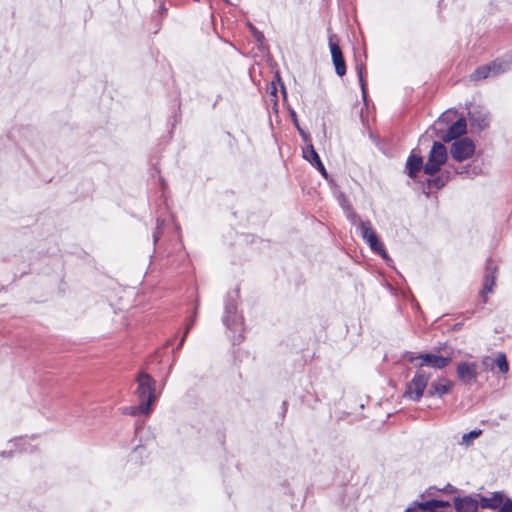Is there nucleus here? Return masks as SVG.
Returning <instances> with one entry per match:
<instances>
[{
    "label": "nucleus",
    "mask_w": 512,
    "mask_h": 512,
    "mask_svg": "<svg viewBox=\"0 0 512 512\" xmlns=\"http://www.w3.org/2000/svg\"><path fill=\"white\" fill-rule=\"evenodd\" d=\"M239 297V289H234L228 293L223 316V323L234 334V341H240L244 331L243 318L237 311Z\"/></svg>",
    "instance_id": "1"
},
{
    "label": "nucleus",
    "mask_w": 512,
    "mask_h": 512,
    "mask_svg": "<svg viewBox=\"0 0 512 512\" xmlns=\"http://www.w3.org/2000/svg\"><path fill=\"white\" fill-rule=\"evenodd\" d=\"M451 360V357L439 356L432 353L418 354V400L423 395V390L429 379V375L425 373L424 368L431 367L434 369H442L446 367Z\"/></svg>",
    "instance_id": "2"
},
{
    "label": "nucleus",
    "mask_w": 512,
    "mask_h": 512,
    "mask_svg": "<svg viewBox=\"0 0 512 512\" xmlns=\"http://www.w3.org/2000/svg\"><path fill=\"white\" fill-rule=\"evenodd\" d=\"M138 384L136 394L141 402V413L149 414L152 403L156 400V382L147 373L140 372L136 377Z\"/></svg>",
    "instance_id": "3"
},
{
    "label": "nucleus",
    "mask_w": 512,
    "mask_h": 512,
    "mask_svg": "<svg viewBox=\"0 0 512 512\" xmlns=\"http://www.w3.org/2000/svg\"><path fill=\"white\" fill-rule=\"evenodd\" d=\"M512 66V59H497L490 64L477 68L470 76L472 81H479L494 77L508 71Z\"/></svg>",
    "instance_id": "4"
},
{
    "label": "nucleus",
    "mask_w": 512,
    "mask_h": 512,
    "mask_svg": "<svg viewBox=\"0 0 512 512\" xmlns=\"http://www.w3.org/2000/svg\"><path fill=\"white\" fill-rule=\"evenodd\" d=\"M447 160V149L444 144L435 142L430 150L428 161L423 166L424 173L433 175Z\"/></svg>",
    "instance_id": "5"
},
{
    "label": "nucleus",
    "mask_w": 512,
    "mask_h": 512,
    "mask_svg": "<svg viewBox=\"0 0 512 512\" xmlns=\"http://www.w3.org/2000/svg\"><path fill=\"white\" fill-rule=\"evenodd\" d=\"M358 226L361 230L362 238L369 245L371 250L380 254L382 256V258L387 259L388 258L387 253L383 248L382 242L379 240L378 236L376 235L371 222L359 220Z\"/></svg>",
    "instance_id": "6"
},
{
    "label": "nucleus",
    "mask_w": 512,
    "mask_h": 512,
    "mask_svg": "<svg viewBox=\"0 0 512 512\" xmlns=\"http://www.w3.org/2000/svg\"><path fill=\"white\" fill-rule=\"evenodd\" d=\"M474 152L475 144L468 137L456 139L450 147L451 157L458 162L471 158L474 155Z\"/></svg>",
    "instance_id": "7"
},
{
    "label": "nucleus",
    "mask_w": 512,
    "mask_h": 512,
    "mask_svg": "<svg viewBox=\"0 0 512 512\" xmlns=\"http://www.w3.org/2000/svg\"><path fill=\"white\" fill-rule=\"evenodd\" d=\"M468 119L472 131H483L490 125V113L482 106H472L468 112Z\"/></svg>",
    "instance_id": "8"
},
{
    "label": "nucleus",
    "mask_w": 512,
    "mask_h": 512,
    "mask_svg": "<svg viewBox=\"0 0 512 512\" xmlns=\"http://www.w3.org/2000/svg\"><path fill=\"white\" fill-rule=\"evenodd\" d=\"M456 374L461 383L472 386L478 379V364L469 361L459 362L456 367Z\"/></svg>",
    "instance_id": "9"
},
{
    "label": "nucleus",
    "mask_w": 512,
    "mask_h": 512,
    "mask_svg": "<svg viewBox=\"0 0 512 512\" xmlns=\"http://www.w3.org/2000/svg\"><path fill=\"white\" fill-rule=\"evenodd\" d=\"M150 457V452L146 445L138 444L130 452L127 462L126 469L129 471H136L138 468L147 463Z\"/></svg>",
    "instance_id": "10"
},
{
    "label": "nucleus",
    "mask_w": 512,
    "mask_h": 512,
    "mask_svg": "<svg viewBox=\"0 0 512 512\" xmlns=\"http://www.w3.org/2000/svg\"><path fill=\"white\" fill-rule=\"evenodd\" d=\"M329 48L331 52L332 62L335 67V72L339 77L346 74V64L342 51L336 41V35L331 34L328 38Z\"/></svg>",
    "instance_id": "11"
},
{
    "label": "nucleus",
    "mask_w": 512,
    "mask_h": 512,
    "mask_svg": "<svg viewBox=\"0 0 512 512\" xmlns=\"http://www.w3.org/2000/svg\"><path fill=\"white\" fill-rule=\"evenodd\" d=\"M497 274V266L492 260H488L485 268V274L483 278V289L481 291V296L483 298V302H487V293L493 292V287L496 281Z\"/></svg>",
    "instance_id": "12"
},
{
    "label": "nucleus",
    "mask_w": 512,
    "mask_h": 512,
    "mask_svg": "<svg viewBox=\"0 0 512 512\" xmlns=\"http://www.w3.org/2000/svg\"><path fill=\"white\" fill-rule=\"evenodd\" d=\"M467 123L464 118L458 119L454 122L447 130L444 139L446 141H452L461 138L466 133Z\"/></svg>",
    "instance_id": "13"
},
{
    "label": "nucleus",
    "mask_w": 512,
    "mask_h": 512,
    "mask_svg": "<svg viewBox=\"0 0 512 512\" xmlns=\"http://www.w3.org/2000/svg\"><path fill=\"white\" fill-rule=\"evenodd\" d=\"M9 444L11 445V448H14L19 452L32 454L38 451L37 446L33 445L29 438H16L11 440Z\"/></svg>",
    "instance_id": "14"
},
{
    "label": "nucleus",
    "mask_w": 512,
    "mask_h": 512,
    "mask_svg": "<svg viewBox=\"0 0 512 512\" xmlns=\"http://www.w3.org/2000/svg\"><path fill=\"white\" fill-rule=\"evenodd\" d=\"M503 503V494L501 492L494 493L491 497H481L480 506L482 508L497 509Z\"/></svg>",
    "instance_id": "15"
},
{
    "label": "nucleus",
    "mask_w": 512,
    "mask_h": 512,
    "mask_svg": "<svg viewBox=\"0 0 512 512\" xmlns=\"http://www.w3.org/2000/svg\"><path fill=\"white\" fill-rule=\"evenodd\" d=\"M453 387V383L448 380H443L440 382H433L429 389L430 395H437L439 397L446 394Z\"/></svg>",
    "instance_id": "16"
},
{
    "label": "nucleus",
    "mask_w": 512,
    "mask_h": 512,
    "mask_svg": "<svg viewBox=\"0 0 512 512\" xmlns=\"http://www.w3.org/2000/svg\"><path fill=\"white\" fill-rule=\"evenodd\" d=\"M339 205L343 208L346 213L347 218L354 224L358 223L360 220L358 215L353 211L352 206L348 199L345 197L343 193H340L338 196Z\"/></svg>",
    "instance_id": "17"
},
{
    "label": "nucleus",
    "mask_w": 512,
    "mask_h": 512,
    "mask_svg": "<svg viewBox=\"0 0 512 512\" xmlns=\"http://www.w3.org/2000/svg\"><path fill=\"white\" fill-rule=\"evenodd\" d=\"M303 157L309 161L312 165H315L320 157L311 143H308L307 147L303 150Z\"/></svg>",
    "instance_id": "18"
},
{
    "label": "nucleus",
    "mask_w": 512,
    "mask_h": 512,
    "mask_svg": "<svg viewBox=\"0 0 512 512\" xmlns=\"http://www.w3.org/2000/svg\"><path fill=\"white\" fill-rule=\"evenodd\" d=\"M494 364L499 368L500 372L506 374L509 371V364L506 355L502 352L498 353L494 360Z\"/></svg>",
    "instance_id": "19"
},
{
    "label": "nucleus",
    "mask_w": 512,
    "mask_h": 512,
    "mask_svg": "<svg viewBox=\"0 0 512 512\" xmlns=\"http://www.w3.org/2000/svg\"><path fill=\"white\" fill-rule=\"evenodd\" d=\"M427 185H428L429 191H427V192L425 190L423 191L426 194V196L429 195L432 188H435L436 190L442 188L445 185V179L441 176H437L433 179H428Z\"/></svg>",
    "instance_id": "20"
},
{
    "label": "nucleus",
    "mask_w": 512,
    "mask_h": 512,
    "mask_svg": "<svg viewBox=\"0 0 512 512\" xmlns=\"http://www.w3.org/2000/svg\"><path fill=\"white\" fill-rule=\"evenodd\" d=\"M407 168L408 173L411 178L416 177V154L415 151L412 150L410 156L407 160Z\"/></svg>",
    "instance_id": "21"
},
{
    "label": "nucleus",
    "mask_w": 512,
    "mask_h": 512,
    "mask_svg": "<svg viewBox=\"0 0 512 512\" xmlns=\"http://www.w3.org/2000/svg\"><path fill=\"white\" fill-rule=\"evenodd\" d=\"M481 433H482L481 430H472L469 433H465L462 436L461 443L469 446L474 439L478 438L481 435Z\"/></svg>",
    "instance_id": "22"
},
{
    "label": "nucleus",
    "mask_w": 512,
    "mask_h": 512,
    "mask_svg": "<svg viewBox=\"0 0 512 512\" xmlns=\"http://www.w3.org/2000/svg\"><path fill=\"white\" fill-rule=\"evenodd\" d=\"M356 70H357V74H358V78H359V83L361 86L362 95H363V98L365 99L366 98V84H365V81L363 78L364 65L358 64L356 66Z\"/></svg>",
    "instance_id": "23"
},
{
    "label": "nucleus",
    "mask_w": 512,
    "mask_h": 512,
    "mask_svg": "<svg viewBox=\"0 0 512 512\" xmlns=\"http://www.w3.org/2000/svg\"><path fill=\"white\" fill-rule=\"evenodd\" d=\"M122 413L131 416H135L136 414L141 413V402H139L138 406H129L123 408Z\"/></svg>",
    "instance_id": "24"
},
{
    "label": "nucleus",
    "mask_w": 512,
    "mask_h": 512,
    "mask_svg": "<svg viewBox=\"0 0 512 512\" xmlns=\"http://www.w3.org/2000/svg\"><path fill=\"white\" fill-rule=\"evenodd\" d=\"M195 321H196V316H194V317L190 320V322L187 324L186 329H185V332H184V334H183V336H182V338H181V340H180V342H179V344H178V346H177V349H179V348H181V347H182V345H183V343H184V341H185V339H186V337H187V334L189 333V331H190V329L192 328V326L195 324Z\"/></svg>",
    "instance_id": "25"
},
{
    "label": "nucleus",
    "mask_w": 512,
    "mask_h": 512,
    "mask_svg": "<svg viewBox=\"0 0 512 512\" xmlns=\"http://www.w3.org/2000/svg\"><path fill=\"white\" fill-rule=\"evenodd\" d=\"M195 321H196V316H194V317L190 320V322L187 324L186 329H185V332H184V334H183V336H182V338H181V340H180V342H179V344H178V346H177V349H179V348H181V347H182V345H183V343H184V341H185V339H186V337H187V334L189 333V331H190V329L192 328V326L195 324Z\"/></svg>",
    "instance_id": "26"
},
{
    "label": "nucleus",
    "mask_w": 512,
    "mask_h": 512,
    "mask_svg": "<svg viewBox=\"0 0 512 512\" xmlns=\"http://www.w3.org/2000/svg\"><path fill=\"white\" fill-rule=\"evenodd\" d=\"M500 512H512V499L507 498L506 500L503 499V503L500 507Z\"/></svg>",
    "instance_id": "27"
},
{
    "label": "nucleus",
    "mask_w": 512,
    "mask_h": 512,
    "mask_svg": "<svg viewBox=\"0 0 512 512\" xmlns=\"http://www.w3.org/2000/svg\"><path fill=\"white\" fill-rule=\"evenodd\" d=\"M413 385H416V374L410 380V384H409L408 389H407V391L405 393V396L413 398V394L415 393V391L413 390V387H412Z\"/></svg>",
    "instance_id": "28"
},
{
    "label": "nucleus",
    "mask_w": 512,
    "mask_h": 512,
    "mask_svg": "<svg viewBox=\"0 0 512 512\" xmlns=\"http://www.w3.org/2000/svg\"><path fill=\"white\" fill-rule=\"evenodd\" d=\"M250 30L252 31L255 39L258 41V42H262L263 39H264V35L262 32L258 31L254 26L250 25Z\"/></svg>",
    "instance_id": "29"
},
{
    "label": "nucleus",
    "mask_w": 512,
    "mask_h": 512,
    "mask_svg": "<svg viewBox=\"0 0 512 512\" xmlns=\"http://www.w3.org/2000/svg\"><path fill=\"white\" fill-rule=\"evenodd\" d=\"M162 225H163V221L158 219L157 220V231L153 234L154 243H156L160 237Z\"/></svg>",
    "instance_id": "30"
},
{
    "label": "nucleus",
    "mask_w": 512,
    "mask_h": 512,
    "mask_svg": "<svg viewBox=\"0 0 512 512\" xmlns=\"http://www.w3.org/2000/svg\"><path fill=\"white\" fill-rule=\"evenodd\" d=\"M314 166H316V168L321 173V175H323L325 178H327V171H326L323 163L321 162V160L317 161Z\"/></svg>",
    "instance_id": "31"
},
{
    "label": "nucleus",
    "mask_w": 512,
    "mask_h": 512,
    "mask_svg": "<svg viewBox=\"0 0 512 512\" xmlns=\"http://www.w3.org/2000/svg\"><path fill=\"white\" fill-rule=\"evenodd\" d=\"M482 364L483 366H485L486 368H489V367H492L493 364H494V360L491 359L490 357H484L483 360H482Z\"/></svg>",
    "instance_id": "32"
},
{
    "label": "nucleus",
    "mask_w": 512,
    "mask_h": 512,
    "mask_svg": "<svg viewBox=\"0 0 512 512\" xmlns=\"http://www.w3.org/2000/svg\"><path fill=\"white\" fill-rule=\"evenodd\" d=\"M268 89H269L271 95H273L275 97L276 92H277L276 84L274 82H271Z\"/></svg>",
    "instance_id": "33"
},
{
    "label": "nucleus",
    "mask_w": 512,
    "mask_h": 512,
    "mask_svg": "<svg viewBox=\"0 0 512 512\" xmlns=\"http://www.w3.org/2000/svg\"><path fill=\"white\" fill-rule=\"evenodd\" d=\"M296 128L298 129V131H299L300 135L303 137L304 141H305V142H309V136L307 135V133H306V132H304V131L300 128V126H298V127H296Z\"/></svg>",
    "instance_id": "34"
},
{
    "label": "nucleus",
    "mask_w": 512,
    "mask_h": 512,
    "mask_svg": "<svg viewBox=\"0 0 512 512\" xmlns=\"http://www.w3.org/2000/svg\"><path fill=\"white\" fill-rule=\"evenodd\" d=\"M296 128L298 129V131H299L300 135L303 137L304 141H305V142H309V136L307 135V133H306V132H304V131L300 128V126H298V127H296Z\"/></svg>",
    "instance_id": "35"
},
{
    "label": "nucleus",
    "mask_w": 512,
    "mask_h": 512,
    "mask_svg": "<svg viewBox=\"0 0 512 512\" xmlns=\"http://www.w3.org/2000/svg\"><path fill=\"white\" fill-rule=\"evenodd\" d=\"M290 115H291V118L293 120V123L295 124L296 127H298L299 124H298V120H297V116H296L295 111L291 110Z\"/></svg>",
    "instance_id": "36"
},
{
    "label": "nucleus",
    "mask_w": 512,
    "mask_h": 512,
    "mask_svg": "<svg viewBox=\"0 0 512 512\" xmlns=\"http://www.w3.org/2000/svg\"><path fill=\"white\" fill-rule=\"evenodd\" d=\"M417 161H418V171H419V170H420V168H421V167H422V165H423V160H422V158H421V157H419V156H418Z\"/></svg>",
    "instance_id": "37"
},
{
    "label": "nucleus",
    "mask_w": 512,
    "mask_h": 512,
    "mask_svg": "<svg viewBox=\"0 0 512 512\" xmlns=\"http://www.w3.org/2000/svg\"><path fill=\"white\" fill-rule=\"evenodd\" d=\"M404 512H416V507L415 506H410Z\"/></svg>",
    "instance_id": "38"
},
{
    "label": "nucleus",
    "mask_w": 512,
    "mask_h": 512,
    "mask_svg": "<svg viewBox=\"0 0 512 512\" xmlns=\"http://www.w3.org/2000/svg\"><path fill=\"white\" fill-rule=\"evenodd\" d=\"M1 455H2L3 457L10 456V455H11V451H10V452H6V451H4V452H2V453H1Z\"/></svg>",
    "instance_id": "39"
},
{
    "label": "nucleus",
    "mask_w": 512,
    "mask_h": 512,
    "mask_svg": "<svg viewBox=\"0 0 512 512\" xmlns=\"http://www.w3.org/2000/svg\"><path fill=\"white\" fill-rule=\"evenodd\" d=\"M34 454H36L39 458V463H42V460H41V457L39 456V450L37 452H35Z\"/></svg>",
    "instance_id": "40"
},
{
    "label": "nucleus",
    "mask_w": 512,
    "mask_h": 512,
    "mask_svg": "<svg viewBox=\"0 0 512 512\" xmlns=\"http://www.w3.org/2000/svg\"><path fill=\"white\" fill-rule=\"evenodd\" d=\"M37 468H42V463H39V465L37 466ZM33 469H36V466L33 467Z\"/></svg>",
    "instance_id": "41"
},
{
    "label": "nucleus",
    "mask_w": 512,
    "mask_h": 512,
    "mask_svg": "<svg viewBox=\"0 0 512 512\" xmlns=\"http://www.w3.org/2000/svg\"><path fill=\"white\" fill-rule=\"evenodd\" d=\"M282 93L284 96L286 95V91H285L284 87H282Z\"/></svg>",
    "instance_id": "42"
},
{
    "label": "nucleus",
    "mask_w": 512,
    "mask_h": 512,
    "mask_svg": "<svg viewBox=\"0 0 512 512\" xmlns=\"http://www.w3.org/2000/svg\"><path fill=\"white\" fill-rule=\"evenodd\" d=\"M225 2H228V0H224Z\"/></svg>",
    "instance_id": "43"
}]
</instances>
